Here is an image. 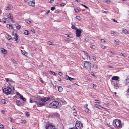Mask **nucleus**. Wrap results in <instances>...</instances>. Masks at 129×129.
<instances>
[{
	"instance_id": "8fccbe9b",
	"label": "nucleus",
	"mask_w": 129,
	"mask_h": 129,
	"mask_svg": "<svg viewBox=\"0 0 129 129\" xmlns=\"http://www.w3.org/2000/svg\"><path fill=\"white\" fill-rule=\"evenodd\" d=\"M43 92L42 90H39V94H42L43 93Z\"/></svg>"
},
{
	"instance_id": "49530a36",
	"label": "nucleus",
	"mask_w": 129,
	"mask_h": 129,
	"mask_svg": "<svg viewBox=\"0 0 129 129\" xmlns=\"http://www.w3.org/2000/svg\"><path fill=\"white\" fill-rule=\"evenodd\" d=\"M21 51L22 54L24 55H25V51L24 50L22 51V50H21Z\"/></svg>"
},
{
	"instance_id": "de8ad7c7",
	"label": "nucleus",
	"mask_w": 129,
	"mask_h": 129,
	"mask_svg": "<svg viewBox=\"0 0 129 129\" xmlns=\"http://www.w3.org/2000/svg\"><path fill=\"white\" fill-rule=\"evenodd\" d=\"M114 42L116 44H118L119 43V42L118 41H115Z\"/></svg>"
},
{
	"instance_id": "052dcab7",
	"label": "nucleus",
	"mask_w": 129,
	"mask_h": 129,
	"mask_svg": "<svg viewBox=\"0 0 129 129\" xmlns=\"http://www.w3.org/2000/svg\"><path fill=\"white\" fill-rule=\"evenodd\" d=\"M65 40L66 41H69L70 40V39L69 38H66L65 39Z\"/></svg>"
},
{
	"instance_id": "c9c22d12",
	"label": "nucleus",
	"mask_w": 129,
	"mask_h": 129,
	"mask_svg": "<svg viewBox=\"0 0 129 129\" xmlns=\"http://www.w3.org/2000/svg\"><path fill=\"white\" fill-rule=\"evenodd\" d=\"M7 19V18H3V20L4 21V22L5 23H6L7 22H8V21H7V20H6V21H4V20H5L6 19Z\"/></svg>"
},
{
	"instance_id": "9d476101",
	"label": "nucleus",
	"mask_w": 129,
	"mask_h": 129,
	"mask_svg": "<svg viewBox=\"0 0 129 129\" xmlns=\"http://www.w3.org/2000/svg\"><path fill=\"white\" fill-rule=\"evenodd\" d=\"M28 5L32 7L34 6L35 5L34 0H33L32 1H30L28 2Z\"/></svg>"
},
{
	"instance_id": "5fc2aeb1",
	"label": "nucleus",
	"mask_w": 129,
	"mask_h": 129,
	"mask_svg": "<svg viewBox=\"0 0 129 129\" xmlns=\"http://www.w3.org/2000/svg\"><path fill=\"white\" fill-rule=\"evenodd\" d=\"M50 72H51V73L53 74V75H55L56 74H55V73L54 72H53V71H50Z\"/></svg>"
},
{
	"instance_id": "423d86ee",
	"label": "nucleus",
	"mask_w": 129,
	"mask_h": 129,
	"mask_svg": "<svg viewBox=\"0 0 129 129\" xmlns=\"http://www.w3.org/2000/svg\"><path fill=\"white\" fill-rule=\"evenodd\" d=\"M46 128V129H56L55 126L50 123H48L47 124Z\"/></svg>"
},
{
	"instance_id": "f257e3e1",
	"label": "nucleus",
	"mask_w": 129,
	"mask_h": 129,
	"mask_svg": "<svg viewBox=\"0 0 129 129\" xmlns=\"http://www.w3.org/2000/svg\"><path fill=\"white\" fill-rule=\"evenodd\" d=\"M59 105V103L56 101H54L50 103L48 105L49 107L57 108Z\"/></svg>"
},
{
	"instance_id": "4d7b16f0",
	"label": "nucleus",
	"mask_w": 129,
	"mask_h": 129,
	"mask_svg": "<svg viewBox=\"0 0 129 129\" xmlns=\"http://www.w3.org/2000/svg\"><path fill=\"white\" fill-rule=\"evenodd\" d=\"M3 126L2 124L0 123V128H3Z\"/></svg>"
},
{
	"instance_id": "393cba45",
	"label": "nucleus",
	"mask_w": 129,
	"mask_h": 129,
	"mask_svg": "<svg viewBox=\"0 0 129 129\" xmlns=\"http://www.w3.org/2000/svg\"><path fill=\"white\" fill-rule=\"evenodd\" d=\"M6 37L8 40H10L12 39L11 37L8 35H6Z\"/></svg>"
},
{
	"instance_id": "0eeeda50",
	"label": "nucleus",
	"mask_w": 129,
	"mask_h": 129,
	"mask_svg": "<svg viewBox=\"0 0 129 129\" xmlns=\"http://www.w3.org/2000/svg\"><path fill=\"white\" fill-rule=\"evenodd\" d=\"M50 99L49 97H45L41 98L40 97H39L38 99L39 100H40L42 102H46Z\"/></svg>"
},
{
	"instance_id": "4c0bfd02",
	"label": "nucleus",
	"mask_w": 129,
	"mask_h": 129,
	"mask_svg": "<svg viewBox=\"0 0 129 129\" xmlns=\"http://www.w3.org/2000/svg\"><path fill=\"white\" fill-rule=\"evenodd\" d=\"M47 43L48 44H50L52 45H53V43L52 42H51L50 41H48L47 42Z\"/></svg>"
},
{
	"instance_id": "58836bf2",
	"label": "nucleus",
	"mask_w": 129,
	"mask_h": 129,
	"mask_svg": "<svg viewBox=\"0 0 129 129\" xmlns=\"http://www.w3.org/2000/svg\"><path fill=\"white\" fill-rule=\"evenodd\" d=\"M74 10L76 12H79V10L76 8H74Z\"/></svg>"
},
{
	"instance_id": "c756f323",
	"label": "nucleus",
	"mask_w": 129,
	"mask_h": 129,
	"mask_svg": "<svg viewBox=\"0 0 129 129\" xmlns=\"http://www.w3.org/2000/svg\"><path fill=\"white\" fill-rule=\"evenodd\" d=\"M95 103L100 104V101L98 100H95L94 102Z\"/></svg>"
},
{
	"instance_id": "c85d7f7f",
	"label": "nucleus",
	"mask_w": 129,
	"mask_h": 129,
	"mask_svg": "<svg viewBox=\"0 0 129 129\" xmlns=\"http://www.w3.org/2000/svg\"><path fill=\"white\" fill-rule=\"evenodd\" d=\"M15 25L16 26V27H18L17 28L18 29H20L21 28V26L19 25L18 24H15Z\"/></svg>"
},
{
	"instance_id": "20e7f679",
	"label": "nucleus",
	"mask_w": 129,
	"mask_h": 129,
	"mask_svg": "<svg viewBox=\"0 0 129 129\" xmlns=\"http://www.w3.org/2000/svg\"><path fill=\"white\" fill-rule=\"evenodd\" d=\"M3 92L7 95L10 94L11 92V89L9 87H7L3 89Z\"/></svg>"
},
{
	"instance_id": "7ed1b4c3",
	"label": "nucleus",
	"mask_w": 129,
	"mask_h": 129,
	"mask_svg": "<svg viewBox=\"0 0 129 129\" xmlns=\"http://www.w3.org/2000/svg\"><path fill=\"white\" fill-rule=\"evenodd\" d=\"M75 126L77 129H81L83 127V124L80 121H77L76 122Z\"/></svg>"
},
{
	"instance_id": "6e6552de",
	"label": "nucleus",
	"mask_w": 129,
	"mask_h": 129,
	"mask_svg": "<svg viewBox=\"0 0 129 129\" xmlns=\"http://www.w3.org/2000/svg\"><path fill=\"white\" fill-rule=\"evenodd\" d=\"M82 31V30L81 29H77L75 32L76 36L78 37H80Z\"/></svg>"
},
{
	"instance_id": "680f3d73",
	"label": "nucleus",
	"mask_w": 129,
	"mask_h": 129,
	"mask_svg": "<svg viewBox=\"0 0 129 129\" xmlns=\"http://www.w3.org/2000/svg\"><path fill=\"white\" fill-rule=\"evenodd\" d=\"M101 42H106V41L103 39H101Z\"/></svg>"
},
{
	"instance_id": "0e129e2a",
	"label": "nucleus",
	"mask_w": 129,
	"mask_h": 129,
	"mask_svg": "<svg viewBox=\"0 0 129 129\" xmlns=\"http://www.w3.org/2000/svg\"><path fill=\"white\" fill-rule=\"evenodd\" d=\"M8 120L10 121H12V119L10 117L8 118Z\"/></svg>"
},
{
	"instance_id": "2eb2a0df",
	"label": "nucleus",
	"mask_w": 129,
	"mask_h": 129,
	"mask_svg": "<svg viewBox=\"0 0 129 129\" xmlns=\"http://www.w3.org/2000/svg\"><path fill=\"white\" fill-rule=\"evenodd\" d=\"M114 87L116 89H118L119 87H121V86L118 85V84L116 83L114 84Z\"/></svg>"
},
{
	"instance_id": "1a4fd4ad",
	"label": "nucleus",
	"mask_w": 129,
	"mask_h": 129,
	"mask_svg": "<svg viewBox=\"0 0 129 129\" xmlns=\"http://www.w3.org/2000/svg\"><path fill=\"white\" fill-rule=\"evenodd\" d=\"M83 52L84 53L85 58L87 59L90 60V57L89 56L88 54L86 52L83 51Z\"/></svg>"
},
{
	"instance_id": "39448f33",
	"label": "nucleus",
	"mask_w": 129,
	"mask_h": 129,
	"mask_svg": "<svg viewBox=\"0 0 129 129\" xmlns=\"http://www.w3.org/2000/svg\"><path fill=\"white\" fill-rule=\"evenodd\" d=\"M84 66L88 71H90L91 70V66L90 63L85 61L84 63Z\"/></svg>"
},
{
	"instance_id": "3c124183",
	"label": "nucleus",
	"mask_w": 129,
	"mask_h": 129,
	"mask_svg": "<svg viewBox=\"0 0 129 129\" xmlns=\"http://www.w3.org/2000/svg\"><path fill=\"white\" fill-rule=\"evenodd\" d=\"M69 77L68 76L66 75V76L65 78L66 80H68Z\"/></svg>"
},
{
	"instance_id": "bb28decb",
	"label": "nucleus",
	"mask_w": 129,
	"mask_h": 129,
	"mask_svg": "<svg viewBox=\"0 0 129 129\" xmlns=\"http://www.w3.org/2000/svg\"><path fill=\"white\" fill-rule=\"evenodd\" d=\"M54 116H55L57 118H58L59 117V115L57 113H54Z\"/></svg>"
},
{
	"instance_id": "c03bdc74",
	"label": "nucleus",
	"mask_w": 129,
	"mask_h": 129,
	"mask_svg": "<svg viewBox=\"0 0 129 129\" xmlns=\"http://www.w3.org/2000/svg\"><path fill=\"white\" fill-rule=\"evenodd\" d=\"M93 67H94V68L95 69L97 68L98 67L97 65L96 64H94L93 65Z\"/></svg>"
},
{
	"instance_id": "bf43d9fd",
	"label": "nucleus",
	"mask_w": 129,
	"mask_h": 129,
	"mask_svg": "<svg viewBox=\"0 0 129 129\" xmlns=\"http://www.w3.org/2000/svg\"><path fill=\"white\" fill-rule=\"evenodd\" d=\"M51 10H53L55 9V8L54 7H51Z\"/></svg>"
},
{
	"instance_id": "cd10ccee",
	"label": "nucleus",
	"mask_w": 129,
	"mask_h": 129,
	"mask_svg": "<svg viewBox=\"0 0 129 129\" xmlns=\"http://www.w3.org/2000/svg\"><path fill=\"white\" fill-rule=\"evenodd\" d=\"M20 98L22 99V100H23L24 101H25L26 100V99L25 98H24L22 95H20Z\"/></svg>"
},
{
	"instance_id": "69168bd1",
	"label": "nucleus",
	"mask_w": 129,
	"mask_h": 129,
	"mask_svg": "<svg viewBox=\"0 0 129 129\" xmlns=\"http://www.w3.org/2000/svg\"><path fill=\"white\" fill-rule=\"evenodd\" d=\"M55 12L57 13H59V11L58 10H56L55 11Z\"/></svg>"
},
{
	"instance_id": "338daca9",
	"label": "nucleus",
	"mask_w": 129,
	"mask_h": 129,
	"mask_svg": "<svg viewBox=\"0 0 129 129\" xmlns=\"http://www.w3.org/2000/svg\"><path fill=\"white\" fill-rule=\"evenodd\" d=\"M112 19L113 20V21L114 22H117V23L118 22L117 21H116V20L115 19Z\"/></svg>"
},
{
	"instance_id": "864d4df0",
	"label": "nucleus",
	"mask_w": 129,
	"mask_h": 129,
	"mask_svg": "<svg viewBox=\"0 0 129 129\" xmlns=\"http://www.w3.org/2000/svg\"><path fill=\"white\" fill-rule=\"evenodd\" d=\"M66 3H61L60 4V5L61 6H64L66 5Z\"/></svg>"
},
{
	"instance_id": "ddd939ff",
	"label": "nucleus",
	"mask_w": 129,
	"mask_h": 129,
	"mask_svg": "<svg viewBox=\"0 0 129 129\" xmlns=\"http://www.w3.org/2000/svg\"><path fill=\"white\" fill-rule=\"evenodd\" d=\"M12 7H13L12 6L10 5H8V6L5 7V10H8L12 8Z\"/></svg>"
},
{
	"instance_id": "f03ea898",
	"label": "nucleus",
	"mask_w": 129,
	"mask_h": 129,
	"mask_svg": "<svg viewBox=\"0 0 129 129\" xmlns=\"http://www.w3.org/2000/svg\"><path fill=\"white\" fill-rule=\"evenodd\" d=\"M113 123H115L116 126L118 128H121L122 127L121 122L120 120L118 119L115 120L113 122Z\"/></svg>"
},
{
	"instance_id": "412c9836",
	"label": "nucleus",
	"mask_w": 129,
	"mask_h": 129,
	"mask_svg": "<svg viewBox=\"0 0 129 129\" xmlns=\"http://www.w3.org/2000/svg\"><path fill=\"white\" fill-rule=\"evenodd\" d=\"M16 103L17 105L19 106H21V105L19 100H17Z\"/></svg>"
},
{
	"instance_id": "6ab92c4d",
	"label": "nucleus",
	"mask_w": 129,
	"mask_h": 129,
	"mask_svg": "<svg viewBox=\"0 0 129 129\" xmlns=\"http://www.w3.org/2000/svg\"><path fill=\"white\" fill-rule=\"evenodd\" d=\"M6 27L10 29H11L12 28V27L11 25L9 24H8L6 25Z\"/></svg>"
},
{
	"instance_id": "dca6fc26",
	"label": "nucleus",
	"mask_w": 129,
	"mask_h": 129,
	"mask_svg": "<svg viewBox=\"0 0 129 129\" xmlns=\"http://www.w3.org/2000/svg\"><path fill=\"white\" fill-rule=\"evenodd\" d=\"M122 33H124L125 34H129V32L125 29H123L122 30Z\"/></svg>"
},
{
	"instance_id": "9b49d317",
	"label": "nucleus",
	"mask_w": 129,
	"mask_h": 129,
	"mask_svg": "<svg viewBox=\"0 0 129 129\" xmlns=\"http://www.w3.org/2000/svg\"><path fill=\"white\" fill-rule=\"evenodd\" d=\"M7 16L10 19H12L13 18V17L12 14L9 13H7L6 14Z\"/></svg>"
},
{
	"instance_id": "aec40b11",
	"label": "nucleus",
	"mask_w": 129,
	"mask_h": 129,
	"mask_svg": "<svg viewBox=\"0 0 129 129\" xmlns=\"http://www.w3.org/2000/svg\"><path fill=\"white\" fill-rule=\"evenodd\" d=\"M94 107L97 108L99 109H100L101 107L103 108V107H102L100 105H98V104H94Z\"/></svg>"
},
{
	"instance_id": "e2e57ef3",
	"label": "nucleus",
	"mask_w": 129,
	"mask_h": 129,
	"mask_svg": "<svg viewBox=\"0 0 129 129\" xmlns=\"http://www.w3.org/2000/svg\"><path fill=\"white\" fill-rule=\"evenodd\" d=\"M1 112H2V113L3 114H4V113H5V111H4V110H2L1 111Z\"/></svg>"
},
{
	"instance_id": "f3484780",
	"label": "nucleus",
	"mask_w": 129,
	"mask_h": 129,
	"mask_svg": "<svg viewBox=\"0 0 129 129\" xmlns=\"http://www.w3.org/2000/svg\"><path fill=\"white\" fill-rule=\"evenodd\" d=\"M119 77L118 76H114L112 78V79L113 80H117L119 79Z\"/></svg>"
},
{
	"instance_id": "09e8293b",
	"label": "nucleus",
	"mask_w": 129,
	"mask_h": 129,
	"mask_svg": "<svg viewBox=\"0 0 129 129\" xmlns=\"http://www.w3.org/2000/svg\"><path fill=\"white\" fill-rule=\"evenodd\" d=\"M58 74L61 76H62L63 75V74L62 73L60 72H59Z\"/></svg>"
},
{
	"instance_id": "b1692460",
	"label": "nucleus",
	"mask_w": 129,
	"mask_h": 129,
	"mask_svg": "<svg viewBox=\"0 0 129 129\" xmlns=\"http://www.w3.org/2000/svg\"><path fill=\"white\" fill-rule=\"evenodd\" d=\"M6 100L4 99H2L1 102L3 104H5L6 103Z\"/></svg>"
},
{
	"instance_id": "a211bd4d",
	"label": "nucleus",
	"mask_w": 129,
	"mask_h": 129,
	"mask_svg": "<svg viewBox=\"0 0 129 129\" xmlns=\"http://www.w3.org/2000/svg\"><path fill=\"white\" fill-rule=\"evenodd\" d=\"M1 51L4 54H7V52L5 49L3 48H2L1 49Z\"/></svg>"
},
{
	"instance_id": "a19ab883",
	"label": "nucleus",
	"mask_w": 129,
	"mask_h": 129,
	"mask_svg": "<svg viewBox=\"0 0 129 129\" xmlns=\"http://www.w3.org/2000/svg\"><path fill=\"white\" fill-rule=\"evenodd\" d=\"M76 18L77 19H78L79 20H80V16H77L76 17Z\"/></svg>"
},
{
	"instance_id": "473e14b6",
	"label": "nucleus",
	"mask_w": 129,
	"mask_h": 129,
	"mask_svg": "<svg viewBox=\"0 0 129 129\" xmlns=\"http://www.w3.org/2000/svg\"><path fill=\"white\" fill-rule=\"evenodd\" d=\"M120 56H122L124 57H126L127 56V55L125 54H123L121 53L120 55Z\"/></svg>"
},
{
	"instance_id": "5701e85b",
	"label": "nucleus",
	"mask_w": 129,
	"mask_h": 129,
	"mask_svg": "<svg viewBox=\"0 0 129 129\" xmlns=\"http://www.w3.org/2000/svg\"><path fill=\"white\" fill-rule=\"evenodd\" d=\"M16 95H15V97L16 98H18L19 96H20L21 95L18 92H17L16 93Z\"/></svg>"
},
{
	"instance_id": "774afa93",
	"label": "nucleus",
	"mask_w": 129,
	"mask_h": 129,
	"mask_svg": "<svg viewBox=\"0 0 129 129\" xmlns=\"http://www.w3.org/2000/svg\"><path fill=\"white\" fill-rule=\"evenodd\" d=\"M110 52L111 53L113 54H114V52H113V51H110Z\"/></svg>"
},
{
	"instance_id": "4468645a",
	"label": "nucleus",
	"mask_w": 129,
	"mask_h": 129,
	"mask_svg": "<svg viewBox=\"0 0 129 129\" xmlns=\"http://www.w3.org/2000/svg\"><path fill=\"white\" fill-rule=\"evenodd\" d=\"M13 34L14 35H15V36L13 37V38L15 39V41H17L18 39V36L16 35L15 33H14L13 32Z\"/></svg>"
},
{
	"instance_id": "f704fd0d",
	"label": "nucleus",
	"mask_w": 129,
	"mask_h": 129,
	"mask_svg": "<svg viewBox=\"0 0 129 129\" xmlns=\"http://www.w3.org/2000/svg\"><path fill=\"white\" fill-rule=\"evenodd\" d=\"M104 2L107 3L108 4H109L110 3V1L108 0H104Z\"/></svg>"
},
{
	"instance_id": "37998d69",
	"label": "nucleus",
	"mask_w": 129,
	"mask_h": 129,
	"mask_svg": "<svg viewBox=\"0 0 129 129\" xmlns=\"http://www.w3.org/2000/svg\"><path fill=\"white\" fill-rule=\"evenodd\" d=\"M54 1V0H48V3H51L53 2Z\"/></svg>"
},
{
	"instance_id": "7c9ffc66",
	"label": "nucleus",
	"mask_w": 129,
	"mask_h": 129,
	"mask_svg": "<svg viewBox=\"0 0 129 129\" xmlns=\"http://www.w3.org/2000/svg\"><path fill=\"white\" fill-rule=\"evenodd\" d=\"M67 36L68 37H69L71 38H72L73 37V35L70 34H66Z\"/></svg>"
},
{
	"instance_id": "4be33fe9",
	"label": "nucleus",
	"mask_w": 129,
	"mask_h": 129,
	"mask_svg": "<svg viewBox=\"0 0 129 129\" xmlns=\"http://www.w3.org/2000/svg\"><path fill=\"white\" fill-rule=\"evenodd\" d=\"M23 32L24 34L25 35H28L29 34V31L27 30H24L23 31Z\"/></svg>"
},
{
	"instance_id": "6e6d98bb",
	"label": "nucleus",
	"mask_w": 129,
	"mask_h": 129,
	"mask_svg": "<svg viewBox=\"0 0 129 129\" xmlns=\"http://www.w3.org/2000/svg\"><path fill=\"white\" fill-rule=\"evenodd\" d=\"M97 58V57H96L94 56H93L92 57V59H94L95 60L96 59V58Z\"/></svg>"
},
{
	"instance_id": "72a5a7b5",
	"label": "nucleus",
	"mask_w": 129,
	"mask_h": 129,
	"mask_svg": "<svg viewBox=\"0 0 129 129\" xmlns=\"http://www.w3.org/2000/svg\"><path fill=\"white\" fill-rule=\"evenodd\" d=\"M85 112H86L87 113L89 111V109H88L87 107H85Z\"/></svg>"
},
{
	"instance_id": "603ef678",
	"label": "nucleus",
	"mask_w": 129,
	"mask_h": 129,
	"mask_svg": "<svg viewBox=\"0 0 129 129\" xmlns=\"http://www.w3.org/2000/svg\"><path fill=\"white\" fill-rule=\"evenodd\" d=\"M101 48L103 49H105L106 48V46L104 45H102L101 46Z\"/></svg>"
},
{
	"instance_id": "ea45409f",
	"label": "nucleus",
	"mask_w": 129,
	"mask_h": 129,
	"mask_svg": "<svg viewBox=\"0 0 129 129\" xmlns=\"http://www.w3.org/2000/svg\"><path fill=\"white\" fill-rule=\"evenodd\" d=\"M90 48L92 49H94L95 48V46L94 45H91L90 46Z\"/></svg>"
},
{
	"instance_id": "13d9d810",
	"label": "nucleus",
	"mask_w": 129,
	"mask_h": 129,
	"mask_svg": "<svg viewBox=\"0 0 129 129\" xmlns=\"http://www.w3.org/2000/svg\"><path fill=\"white\" fill-rule=\"evenodd\" d=\"M7 82H8V81H10L9 79V78H5Z\"/></svg>"
},
{
	"instance_id": "79ce46f5",
	"label": "nucleus",
	"mask_w": 129,
	"mask_h": 129,
	"mask_svg": "<svg viewBox=\"0 0 129 129\" xmlns=\"http://www.w3.org/2000/svg\"><path fill=\"white\" fill-rule=\"evenodd\" d=\"M81 5H82V6H83L85 8H87V9H89V8L87 6H86L85 5H84V4H81Z\"/></svg>"
},
{
	"instance_id": "a878e982",
	"label": "nucleus",
	"mask_w": 129,
	"mask_h": 129,
	"mask_svg": "<svg viewBox=\"0 0 129 129\" xmlns=\"http://www.w3.org/2000/svg\"><path fill=\"white\" fill-rule=\"evenodd\" d=\"M58 90L59 92H61L63 90V88L61 86H60L58 87Z\"/></svg>"
},
{
	"instance_id": "a18cd8bd",
	"label": "nucleus",
	"mask_w": 129,
	"mask_h": 129,
	"mask_svg": "<svg viewBox=\"0 0 129 129\" xmlns=\"http://www.w3.org/2000/svg\"><path fill=\"white\" fill-rule=\"evenodd\" d=\"M126 83L127 84L129 83V79H126Z\"/></svg>"
},
{
	"instance_id": "f8f14e48",
	"label": "nucleus",
	"mask_w": 129,
	"mask_h": 129,
	"mask_svg": "<svg viewBox=\"0 0 129 129\" xmlns=\"http://www.w3.org/2000/svg\"><path fill=\"white\" fill-rule=\"evenodd\" d=\"M35 102L37 104V106L39 107L42 106L43 105L45 104L44 102H40L39 103L37 102L36 101H35Z\"/></svg>"
},
{
	"instance_id": "2f4dec72",
	"label": "nucleus",
	"mask_w": 129,
	"mask_h": 129,
	"mask_svg": "<svg viewBox=\"0 0 129 129\" xmlns=\"http://www.w3.org/2000/svg\"><path fill=\"white\" fill-rule=\"evenodd\" d=\"M71 28L73 29H74L75 30H77V29H78L76 27H75V26L72 24V27H71Z\"/></svg>"
},
{
	"instance_id": "e433bc0d",
	"label": "nucleus",
	"mask_w": 129,
	"mask_h": 129,
	"mask_svg": "<svg viewBox=\"0 0 129 129\" xmlns=\"http://www.w3.org/2000/svg\"><path fill=\"white\" fill-rule=\"evenodd\" d=\"M25 21L28 24H30L31 23V22L28 20H26Z\"/></svg>"
}]
</instances>
